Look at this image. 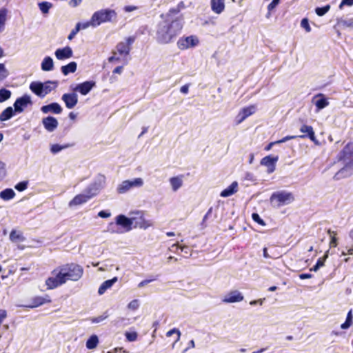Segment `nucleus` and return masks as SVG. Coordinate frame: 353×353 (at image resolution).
Returning <instances> with one entry per match:
<instances>
[{"mask_svg":"<svg viewBox=\"0 0 353 353\" xmlns=\"http://www.w3.org/2000/svg\"><path fill=\"white\" fill-rule=\"evenodd\" d=\"M83 268L76 263H66L61 265L52 271L54 276L48 277L46 280V285L48 290L55 289L67 281H78L83 275Z\"/></svg>","mask_w":353,"mask_h":353,"instance_id":"1","label":"nucleus"},{"mask_svg":"<svg viewBox=\"0 0 353 353\" xmlns=\"http://www.w3.org/2000/svg\"><path fill=\"white\" fill-rule=\"evenodd\" d=\"M163 20L157 26L155 39L159 44H168L173 42L181 34L183 22L181 19H172L171 17H161Z\"/></svg>","mask_w":353,"mask_h":353,"instance_id":"2","label":"nucleus"},{"mask_svg":"<svg viewBox=\"0 0 353 353\" xmlns=\"http://www.w3.org/2000/svg\"><path fill=\"white\" fill-rule=\"evenodd\" d=\"M339 162L344 165L334 176V179L340 180L353 174V142H348L336 156Z\"/></svg>","mask_w":353,"mask_h":353,"instance_id":"3","label":"nucleus"},{"mask_svg":"<svg viewBox=\"0 0 353 353\" xmlns=\"http://www.w3.org/2000/svg\"><path fill=\"white\" fill-rule=\"evenodd\" d=\"M136 37L130 36L126 38L125 41L119 42L115 48V50L112 51V56L108 58L110 63H117L121 59L123 61V64H128V59L126 57L129 55L131 50V46L135 41Z\"/></svg>","mask_w":353,"mask_h":353,"instance_id":"4","label":"nucleus"},{"mask_svg":"<svg viewBox=\"0 0 353 353\" xmlns=\"http://www.w3.org/2000/svg\"><path fill=\"white\" fill-rule=\"evenodd\" d=\"M117 14L114 10L101 9L96 11L92 16V27H97L101 23L111 22L116 19Z\"/></svg>","mask_w":353,"mask_h":353,"instance_id":"5","label":"nucleus"},{"mask_svg":"<svg viewBox=\"0 0 353 353\" xmlns=\"http://www.w3.org/2000/svg\"><path fill=\"white\" fill-rule=\"evenodd\" d=\"M294 201V196L290 192L276 191L273 192L270 197V201L272 205L280 208L283 205H288Z\"/></svg>","mask_w":353,"mask_h":353,"instance_id":"6","label":"nucleus"},{"mask_svg":"<svg viewBox=\"0 0 353 353\" xmlns=\"http://www.w3.org/2000/svg\"><path fill=\"white\" fill-rule=\"evenodd\" d=\"M199 40L195 35L181 37L176 44L179 49L181 50H187L190 48H194L198 46Z\"/></svg>","mask_w":353,"mask_h":353,"instance_id":"7","label":"nucleus"},{"mask_svg":"<svg viewBox=\"0 0 353 353\" xmlns=\"http://www.w3.org/2000/svg\"><path fill=\"white\" fill-rule=\"evenodd\" d=\"M132 221L134 227L141 229L145 230L153 225L152 221L151 220L146 219L143 212L141 211L134 212V216H132Z\"/></svg>","mask_w":353,"mask_h":353,"instance_id":"8","label":"nucleus"},{"mask_svg":"<svg viewBox=\"0 0 353 353\" xmlns=\"http://www.w3.org/2000/svg\"><path fill=\"white\" fill-rule=\"evenodd\" d=\"M143 181L141 178H136L132 181L125 180L122 181L117 188V192L119 194H123L134 187H141Z\"/></svg>","mask_w":353,"mask_h":353,"instance_id":"9","label":"nucleus"},{"mask_svg":"<svg viewBox=\"0 0 353 353\" xmlns=\"http://www.w3.org/2000/svg\"><path fill=\"white\" fill-rule=\"evenodd\" d=\"M185 3L183 1H180L176 7L171 8L169 10L165 13L161 14L160 17H171L172 19H181V22L184 23V17L181 14V10L185 8Z\"/></svg>","mask_w":353,"mask_h":353,"instance_id":"10","label":"nucleus"},{"mask_svg":"<svg viewBox=\"0 0 353 353\" xmlns=\"http://www.w3.org/2000/svg\"><path fill=\"white\" fill-rule=\"evenodd\" d=\"M256 112V105H250L247 107H244L240 110L238 114L236 117V121L237 124L242 123L248 117L251 116Z\"/></svg>","mask_w":353,"mask_h":353,"instance_id":"11","label":"nucleus"},{"mask_svg":"<svg viewBox=\"0 0 353 353\" xmlns=\"http://www.w3.org/2000/svg\"><path fill=\"white\" fill-rule=\"evenodd\" d=\"M300 131L303 133L301 135L297 136L301 139L308 138L315 144H318V140L315 136V132L314 131L313 128L311 125H307L306 124H303L300 128Z\"/></svg>","mask_w":353,"mask_h":353,"instance_id":"12","label":"nucleus"},{"mask_svg":"<svg viewBox=\"0 0 353 353\" xmlns=\"http://www.w3.org/2000/svg\"><path fill=\"white\" fill-rule=\"evenodd\" d=\"M51 302V297L48 294H46L43 296H35L31 299L30 303L26 305V307L34 308L46 303H50Z\"/></svg>","mask_w":353,"mask_h":353,"instance_id":"13","label":"nucleus"},{"mask_svg":"<svg viewBox=\"0 0 353 353\" xmlns=\"http://www.w3.org/2000/svg\"><path fill=\"white\" fill-rule=\"evenodd\" d=\"M95 86V81H86L83 83L77 84L72 90L74 92H79L82 95H86Z\"/></svg>","mask_w":353,"mask_h":353,"instance_id":"14","label":"nucleus"},{"mask_svg":"<svg viewBox=\"0 0 353 353\" xmlns=\"http://www.w3.org/2000/svg\"><path fill=\"white\" fill-rule=\"evenodd\" d=\"M279 160L278 156L268 155L261 160V165L268 168V172L272 173L275 170L276 163Z\"/></svg>","mask_w":353,"mask_h":353,"instance_id":"15","label":"nucleus"},{"mask_svg":"<svg viewBox=\"0 0 353 353\" xmlns=\"http://www.w3.org/2000/svg\"><path fill=\"white\" fill-rule=\"evenodd\" d=\"M61 99L67 108L72 109L78 103V96L76 93H65L62 95Z\"/></svg>","mask_w":353,"mask_h":353,"instance_id":"16","label":"nucleus"},{"mask_svg":"<svg viewBox=\"0 0 353 353\" xmlns=\"http://www.w3.org/2000/svg\"><path fill=\"white\" fill-rule=\"evenodd\" d=\"M30 103H31L30 97L28 95H23L17 99L14 103V111L21 112L23 110V108L26 107Z\"/></svg>","mask_w":353,"mask_h":353,"instance_id":"17","label":"nucleus"},{"mask_svg":"<svg viewBox=\"0 0 353 353\" xmlns=\"http://www.w3.org/2000/svg\"><path fill=\"white\" fill-rule=\"evenodd\" d=\"M94 196V194L91 195H85L84 194H77L69 202V206L72 207L83 204Z\"/></svg>","mask_w":353,"mask_h":353,"instance_id":"18","label":"nucleus"},{"mask_svg":"<svg viewBox=\"0 0 353 353\" xmlns=\"http://www.w3.org/2000/svg\"><path fill=\"white\" fill-rule=\"evenodd\" d=\"M243 300V296L237 290L230 292L223 299L225 303H236Z\"/></svg>","mask_w":353,"mask_h":353,"instance_id":"19","label":"nucleus"},{"mask_svg":"<svg viewBox=\"0 0 353 353\" xmlns=\"http://www.w3.org/2000/svg\"><path fill=\"white\" fill-rule=\"evenodd\" d=\"M42 123L45 129L48 132H53L58 126V121L56 118L51 116L43 118Z\"/></svg>","mask_w":353,"mask_h":353,"instance_id":"20","label":"nucleus"},{"mask_svg":"<svg viewBox=\"0 0 353 353\" xmlns=\"http://www.w3.org/2000/svg\"><path fill=\"white\" fill-rule=\"evenodd\" d=\"M116 223L117 225H121L123 228L129 231L132 229L133 225L132 217L128 218L125 215L120 214L116 218Z\"/></svg>","mask_w":353,"mask_h":353,"instance_id":"21","label":"nucleus"},{"mask_svg":"<svg viewBox=\"0 0 353 353\" xmlns=\"http://www.w3.org/2000/svg\"><path fill=\"white\" fill-rule=\"evenodd\" d=\"M72 50L69 46L59 48L55 51V56L59 60L69 59L72 57Z\"/></svg>","mask_w":353,"mask_h":353,"instance_id":"22","label":"nucleus"},{"mask_svg":"<svg viewBox=\"0 0 353 353\" xmlns=\"http://www.w3.org/2000/svg\"><path fill=\"white\" fill-rule=\"evenodd\" d=\"M41 110L43 113L47 114L52 112L54 114H60L62 112V108L58 103H52L50 104L43 105L41 107Z\"/></svg>","mask_w":353,"mask_h":353,"instance_id":"23","label":"nucleus"},{"mask_svg":"<svg viewBox=\"0 0 353 353\" xmlns=\"http://www.w3.org/2000/svg\"><path fill=\"white\" fill-rule=\"evenodd\" d=\"M211 9L216 14H221L225 10V0H211Z\"/></svg>","mask_w":353,"mask_h":353,"instance_id":"24","label":"nucleus"},{"mask_svg":"<svg viewBox=\"0 0 353 353\" xmlns=\"http://www.w3.org/2000/svg\"><path fill=\"white\" fill-rule=\"evenodd\" d=\"M237 191L238 183L236 181H234L221 192L220 196L222 197H228L235 194Z\"/></svg>","mask_w":353,"mask_h":353,"instance_id":"25","label":"nucleus"},{"mask_svg":"<svg viewBox=\"0 0 353 353\" xmlns=\"http://www.w3.org/2000/svg\"><path fill=\"white\" fill-rule=\"evenodd\" d=\"M10 240L14 243H21L26 240L25 236L21 231L12 230L9 236Z\"/></svg>","mask_w":353,"mask_h":353,"instance_id":"26","label":"nucleus"},{"mask_svg":"<svg viewBox=\"0 0 353 353\" xmlns=\"http://www.w3.org/2000/svg\"><path fill=\"white\" fill-rule=\"evenodd\" d=\"M315 98H319L315 101V105L317 108V110L323 109L329 105V102L327 99L324 97V94H318L317 95L315 96Z\"/></svg>","mask_w":353,"mask_h":353,"instance_id":"27","label":"nucleus"},{"mask_svg":"<svg viewBox=\"0 0 353 353\" xmlns=\"http://www.w3.org/2000/svg\"><path fill=\"white\" fill-rule=\"evenodd\" d=\"M117 281V277H114L112 279L105 281L99 288L98 293L101 295L103 294L108 289L110 288L114 283Z\"/></svg>","mask_w":353,"mask_h":353,"instance_id":"28","label":"nucleus"},{"mask_svg":"<svg viewBox=\"0 0 353 353\" xmlns=\"http://www.w3.org/2000/svg\"><path fill=\"white\" fill-rule=\"evenodd\" d=\"M30 89L36 95L43 97V83L40 82H32L30 85Z\"/></svg>","mask_w":353,"mask_h":353,"instance_id":"29","label":"nucleus"},{"mask_svg":"<svg viewBox=\"0 0 353 353\" xmlns=\"http://www.w3.org/2000/svg\"><path fill=\"white\" fill-rule=\"evenodd\" d=\"M77 63L72 61L65 65H63L61 70L64 75H68L69 73H74L77 70Z\"/></svg>","mask_w":353,"mask_h":353,"instance_id":"30","label":"nucleus"},{"mask_svg":"<svg viewBox=\"0 0 353 353\" xmlns=\"http://www.w3.org/2000/svg\"><path fill=\"white\" fill-rule=\"evenodd\" d=\"M16 194L12 188H6L0 192V198L3 201H9L14 198Z\"/></svg>","mask_w":353,"mask_h":353,"instance_id":"31","label":"nucleus"},{"mask_svg":"<svg viewBox=\"0 0 353 353\" xmlns=\"http://www.w3.org/2000/svg\"><path fill=\"white\" fill-rule=\"evenodd\" d=\"M183 175L174 176L170 179V183L172 185V188L174 191H176L179 188L182 186L183 184Z\"/></svg>","mask_w":353,"mask_h":353,"instance_id":"32","label":"nucleus"},{"mask_svg":"<svg viewBox=\"0 0 353 353\" xmlns=\"http://www.w3.org/2000/svg\"><path fill=\"white\" fill-rule=\"evenodd\" d=\"M53 60L50 57H46L41 63V69L43 71H50L53 69Z\"/></svg>","mask_w":353,"mask_h":353,"instance_id":"33","label":"nucleus"},{"mask_svg":"<svg viewBox=\"0 0 353 353\" xmlns=\"http://www.w3.org/2000/svg\"><path fill=\"white\" fill-rule=\"evenodd\" d=\"M14 115V110L12 107L6 108L0 114V121H5L10 119Z\"/></svg>","mask_w":353,"mask_h":353,"instance_id":"34","label":"nucleus"},{"mask_svg":"<svg viewBox=\"0 0 353 353\" xmlns=\"http://www.w3.org/2000/svg\"><path fill=\"white\" fill-rule=\"evenodd\" d=\"M57 83L52 82L50 81H46L44 83H43V97H45L46 94L50 93L52 90L55 89L57 87Z\"/></svg>","mask_w":353,"mask_h":353,"instance_id":"35","label":"nucleus"},{"mask_svg":"<svg viewBox=\"0 0 353 353\" xmlns=\"http://www.w3.org/2000/svg\"><path fill=\"white\" fill-rule=\"evenodd\" d=\"M74 145V143H66L64 145H59V144H53L50 147V152L52 154H57L61 151L63 149L72 147Z\"/></svg>","mask_w":353,"mask_h":353,"instance_id":"36","label":"nucleus"},{"mask_svg":"<svg viewBox=\"0 0 353 353\" xmlns=\"http://www.w3.org/2000/svg\"><path fill=\"white\" fill-rule=\"evenodd\" d=\"M99 343V339L97 335L91 336L86 342L88 349L92 350L95 348Z\"/></svg>","mask_w":353,"mask_h":353,"instance_id":"37","label":"nucleus"},{"mask_svg":"<svg viewBox=\"0 0 353 353\" xmlns=\"http://www.w3.org/2000/svg\"><path fill=\"white\" fill-rule=\"evenodd\" d=\"M327 234L330 236V248H336L338 245V239L336 238L337 232L330 229L327 230Z\"/></svg>","mask_w":353,"mask_h":353,"instance_id":"38","label":"nucleus"},{"mask_svg":"<svg viewBox=\"0 0 353 353\" xmlns=\"http://www.w3.org/2000/svg\"><path fill=\"white\" fill-rule=\"evenodd\" d=\"M327 252L328 251L326 252L325 254L323 257H321L317 260L316 264L310 268V271L316 272L321 267L324 265L325 261L328 256Z\"/></svg>","mask_w":353,"mask_h":353,"instance_id":"39","label":"nucleus"},{"mask_svg":"<svg viewBox=\"0 0 353 353\" xmlns=\"http://www.w3.org/2000/svg\"><path fill=\"white\" fill-rule=\"evenodd\" d=\"M8 10L3 8L0 9V32L3 30L6 21Z\"/></svg>","mask_w":353,"mask_h":353,"instance_id":"40","label":"nucleus"},{"mask_svg":"<svg viewBox=\"0 0 353 353\" xmlns=\"http://www.w3.org/2000/svg\"><path fill=\"white\" fill-rule=\"evenodd\" d=\"M352 324V310H350L347 314L345 321L341 325V327L343 330L349 328Z\"/></svg>","mask_w":353,"mask_h":353,"instance_id":"41","label":"nucleus"},{"mask_svg":"<svg viewBox=\"0 0 353 353\" xmlns=\"http://www.w3.org/2000/svg\"><path fill=\"white\" fill-rule=\"evenodd\" d=\"M11 97V92L7 89L2 88L0 90V103L4 102L9 99Z\"/></svg>","mask_w":353,"mask_h":353,"instance_id":"42","label":"nucleus"},{"mask_svg":"<svg viewBox=\"0 0 353 353\" xmlns=\"http://www.w3.org/2000/svg\"><path fill=\"white\" fill-rule=\"evenodd\" d=\"M330 10V6L329 4L323 6V7H317L315 9L316 14L319 16H323Z\"/></svg>","mask_w":353,"mask_h":353,"instance_id":"43","label":"nucleus"},{"mask_svg":"<svg viewBox=\"0 0 353 353\" xmlns=\"http://www.w3.org/2000/svg\"><path fill=\"white\" fill-rule=\"evenodd\" d=\"M39 7L43 13L47 14L48 13L50 8L52 7V3L50 2L43 1L39 3Z\"/></svg>","mask_w":353,"mask_h":353,"instance_id":"44","label":"nucleus"},{"mask_svg":"<svg viewBox=\"0 0 353 353\" xmlns=\"http://www.w3.org/2000/svg\"><path fill=\"white\" fill-rule=\"evenodd\" d=\"M9 74L4 63H0V82L4 80Z\"/></svg>","mask_w":353,"mask_h":353,"instance_id":"45","label":"nucleus"},{"mask_svg":"<svg viewBox=\"0 0 353 353\" xmlns=\"http://www.w3.org/2000/svg\"><path fill=\"white\" fill-rule=\"evenodd\" d=\"M28 181H21V182L18 183L17 184H16L14 186V188L19 192H22L28 188Z\"/></svg>","mask_w":353,"mask_h":353,"instance_id":"46","label":"nucleus"},{"mask_svg":"<svg viewBox=\"0 0 353 353\" xmlns=\"http://www.w3.org/2000/svg\"><path fill=\"white\" fill-rule=\"evenodd\" d=\"M125 336L126 339L130 342L135 341L138 338V334L136 332H126Z\"/></svg>","mask_w":353,"mask_h":353,"instance_id":"47","label":"nucleus"},{"mask_svg":"<svg viewBox=\"0 0 353 353\" xmlns=\"http://www.w3.org/2000/svg\"><path fill=\"white\" fill-rule=\"evenodd\" d=\"M81 23H77L75 28L73 30H72V31L70 32V33L69 34V35L68 37V39L69 40H72L75 37V35L81 30Z\"/></svg>","mask_w":353,"mask_h":353,"instance_id":"48","label":"nucleus"},{"mask_svg":"<svg viewBox=\"0 0 353 353\" xmlns=\"http://www.w3.org/2000/svg\"><path fill=\"white\" fill-rule=\"evenodd\" d=\"M173 334H176V339H175V341H178L179 339H180V336H181V332L180 331L176 329V328H173L170 330H169L167 333H166V336L168 337L169 336H171Z\"/></svg>","mask_w":353,"mask_h":353,"instance_id":"49","label":"nucleus"},{"mask_svg":"<svg viewBox=\"0 0 353 353\" xmlns=\"http://www.w3.org/2000/svg\"><path fill=\"white\" fill-rule=\"evenodd\" d=\"M301 26L307 32H310L311 31V27L309 23V21L307 18H303L301 21Z\"/></svg>","mask_w":353,"mask_h":353,"instance_id":"50","label":"nucleus"},{"mask_svg":"<svg viewBox=\"0 0 353 353\" xmlns=\"http://www.w3.org/2000/svg\"><path fill=\"white\" fill-rule=\"evenodd\" d=\"M157 279V276H151L150 279L143 280L138 284L139 288H142L145 286V285L150 283V282H152L154 281H156Z\"/></svg>","mask_w":353,"mask_h":353,"instance_id":"51","label":"nucleus"},{"mask_svg":"<svg viewBox=\"0 0 353 353\" xmlns=\"http://www.w3.org/2000/svg\"><path fill=\"white\" fill-rule=\"evenodd\" d=\"M85 192V195H91L94 194V196H96L98 194V189L96 187V185H92L86 189Z\"/></svg>","mask_w":353,"mask_h":353,"instance_id":"52","label":"nucleus"},{"mask_svg":"<svg viewBox=\"0 0 353 353\" xmlns=\"http://www.w3.org/2000/svg\"><path fill=\"white\" fill-rule=\"evenodd\" d=\"M252 219L257 223L261 225H265V221L260 217L259 214L257 213H252Z\"/></svg>","mask_w":353,"mask_h":353,"instance_id":"53","label":"nucleus"},{"mask_svg":"<svg viewBox=\"0 0 353 353\" xmlns=\"http://www.w3.org/2000/svg\"><path fill=\"white\" fill-rule=\"evenodd\" d=\"M139 303L137 299L132 300L128 305V307L132 310H137L139 308Z\"/></svg>","mask_w":353,"mask_h":353,"instance_id":"54","label":"nucleus"},{"mask_svg":"<svg viewBox=\"0 0 353 353\" xmlns=\"http://www.w3.org/2000/svg\"><path fill=\"white\" fill-rule=\"evenodd\" d=\"M6 165L3 162L0 161V181L6 176Z\"/></svg>","mask_w":353,"mask_h":353,"instance_id":"55","label":"nucleus"},{"mask_svg":"<svg viewBox=\"0 0 353 353\" xmlns=\"http://www.w3.org/2000/svg\"><path fill=\"white\" fill-rule=\"evenodd\" d=\"M353 5V0H342L339 4V8L342 9L344 6H351Z\"/></svg>","mask_w":353,"mask_h":353,"instance_id":"56","label":"nucleus"},{"mask_svg":"<svg viewBox=\"0 0 353 353\" xmlns=\"http://www.w3.org/2000/svg\"><path fill=\"white\" fill-rule=\"evenodd\" d=\"M296 138H298V137L296 136V135H292V136L288 135V136H286V137H283V139H281L280 140H278L277 143H284V142H285L287 141H289V140H291V139H296Z\"/></svg>","mask_w":353,"mask_h":353,"instance_id":"57","label":"nucleus"},{"mask_svg":"<svg viewBox=\"0 0 353 353\" xmlns=\"http://www.w3.org/2000/svg\"><path fill=\"white\" fill-rule=\"evenodd\" d=\"M280 0H272V2L268 6L269 11L273 10L279 3Z\"/></svg>","mask_w":353,"mask_h":353,"instance_id":"58","label":"nucleus"},{"mask_svg":"<svg viewBox=\"0 0 353 353\" xmlns=\"http://www.w3.org/2000/svg\"><path fill=\"white\" fill-rule=\"evenodd\" d=\"M299 278L302 280L303 279H310L312 277V274H309V273H303V274H299Z\"/></svg>","mask_w":353,"mask_h":353,"instance_id":"59","label":"nucleus"},{"mask_svg":"<svg viewBox=\"0 0 353 353\" xmlns=\"http://www.w3.org/2000/svg\"><path fill=\"white\" fill-rule=\"evenodd\" d=\"M342 255H352L353 254V248H346V252L342 251L341 252Z\"/></svg>","mask_w":353,"mask_h":353,"instance_id":"60","label":"nucleus"},{"mask_svg":"<svg viewBox=\"0 0 353 353\" xmlns=\"http://www.w3.org/2000/svg\"><path fill=\"white\" fill-rule=\"evenodd\" d=\"M276 144H279V143H277V141H273V142H270V143H268V144L265 147L264 150H265V151H269V150H270L272 149V146H273V145H276Z\"/></svg>","mask_w":353,"mask_h":353,"instance_id":"61","label":"nucleus"},{"mask_svg":"<svg viewBox=\"0 0 353 353\" xmlns=\"http://www.w3.org/2000/svg\"><path fill=\"white\" fill-rule=\"evenodd\" d=\"M180 91H181V92H182L183 94H187L189 91V85L185 84V85H183V86H181L180 88Z\"/></svg>","mask_w":353,"mask_h":353,"instance_id":"62","label":"nucleus"},{"mask_svg":"<svg viewBox=\"0 0 353 353\" xmlns=\"http://www.w3.org/2000/svg\"><path fill=\"white\" fill-rule=\"evenodd\" d=\"M98 215L101 218H108L110 216V213L102 210L99 212Z\"/></svg>","mask_w":353,"mask_h":353,"instance_id":"63","label":"nucleus"},{"mask_svg":"<svg viewBox=\"0 0 353 353\" xmlns=\"http://www.w3.org/2000/svg\"><path fill=\"white\" fill-rule=\"evenodd\" d=\"M123 65H121V66H117V68H115L113 70V74H121L122 72H123Z\"/></svg>","mask_w":353,"mask_h":353,"instance_id":"64","label":"nucleus"}]
</instances>
